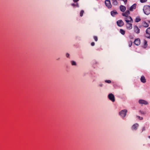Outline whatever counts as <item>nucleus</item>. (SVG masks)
Returning a JSON list of instances; mask_svg holds the SVG:
<instances>
[{
  "label": "nucleus",
  "instance_id": "1",
  "mask_svg": "<svg viewBox=\"0 0 150 150\" xmlns=\"http://www.w3.org/2000/svg\"><path fill=\"white\" fill-rule=\"evenodd\" d=\"M143 11L145 14L146 15L149 14L150 13V6H144Z\"/></svg>",
  "mask_w": 150,
  "mask_h": 150
},
{
  "label": "nucleus",
  "instance_id": "2",
  "mask_svg": "<svg viewBox=\"0 0 150 150\" xmlns=\"http://www.w3.org/2000/svg\"><path fill=\"white\" fill-rule=\"evenodd\" d=\"M127 110H121L119 112L120 115L123 117H124L125 116Z\"/></svg>",
  "mask_w": 150,
  "mask_h": 150
},
{
  "label": "nucleus",
  "instance_id": "3",
  "mask_svg": "<svg viewBox=\"0 0 150 150\" xmlns=\"http://www.w3.org/2000/svg\"><path fill=\"white\" fill-rule=\"evenodd\" d=\"M133 22H126V26L127 29L128 30L131 29L132 28V23Z\"/></svg>",
  "mask_w": 150,
  "mask_h": 150
},
{
  "label": "nucleus",
  "instance_id": "4",
  "mask_svg": "<svg viewBox=\"0 0 150 150\" xmlns=\"http://www.w3.org/2000/svg\"><path fill=\"white\" fill-rule=\"evenodd\" d=\"M108 97L110 100L112 102L115 101V97L113 94L112 93H110L108 94Z\"/></svg>",
  "mask_w": 150,
  "mask_h": 150
},
{
  "label": "nucleus",
  "instance_id": "5",
  "mask_svg": "<svg viewBox=\"0 0 150 150\" xmlns=\"http://www.w3.org/2000/svg\"><path fill=\"white\" fill-rule=\"evenodd\" d=\"M105 4L107 7L108 8H110L112 7L110 1V0H106L105 1Z\"/></svg>",
  "mask_w": 150,
  "mask_h": 150
},
{
  "label": "nucleus",
  "instance_id": "6",
  "mask_svg": "<svg viewBox=\"0 0 150 150\" xmlns=\"http://www.w3.org/2000/svg\"><path fill=\"white\" fill-rule=\"evenodd\" d=\"M146 37L150 39V27L148 28L146 31Z\"/></svg>",
  "mask_w": 150,
  "mask_h": 150
},
{
  "label": "nucleus",
  "instance_id": "7",
  "mask_svg": "<svg viewBox=\"0 0 150 150\" xmlns=\"http://www.w3.org/2000/svg\"><path fill=\"white\" fill-rule=\"evenodd\" d=\"M117 25L119 27H122L124 25V23L121 20H120L117 21Z\"/></svg>",
  "mask_w": 150,
  "mask_h": 150
},
{
  "label": "nucleus",
  "instance_id": "8",
  "mask_svg": "<svg viewBox=\"0 0 150 150\" xmlns=\"http://www.w3.org/2000/svg\"><path fill=\"white\" fill-rule=\"evenodd\" d=\"M125 20L126 22H133V20L132 19L130 16L126 17V18H125Z\"/></svg>",
  "mask_w": 150,
  "mask_h": 150
},
{
  "label": "nucleus",
  "instance_id": "9",
  "mask_svg": "<svg viewBox=\"0 0 150 150\" xmlns=\"http://www.w3.org/2000/svg\"><path fill=\"white\" fill-rule=\"evenodd\" d=\"M139 103L142 104H144L145 105H147L148 102L147 101L143 100H140L139 101Z\"/></svg>",
  "mask_w": 150,
  "mask_h": 150
},
{
  "label": "nucleus",
  "instance_id": "10",
  "mask_svg": "<svg viewBox=\"0 0 150 150\" xmlns=\"http://www.w3.org/2000/svg\"><path fill=\"white\" fill-rule=\"evenodd\" d=\"M134 43L137 45H139L140 44V40L139 39L137 38L136 39L134 42Z\"/></svg>",
  "mask_w": 150,
  "mask_h": 150
},
{
  "label": "nucleus",
  "instance_id": "11",
  "mask_svg": "<svg viewBox=\"0 0 150 150\" xmlns=\"http://www.w3.org/2000/svg\"><path fill=\"white\" fill-rule=\"evenodd\" d=\"M134 32L137 33H139L140 32V29L137 25L134 26Z\"/></svg>",
  "mask_w": 150,
  "mask_h": 150
},
{
  "label": "nucleus",
  "instance_id": "12",
  "mask_svg": "<svg viewBox=\"0 0 150 150\" xmlns=\"http://www.w3.org/2000/svg\"><path fill=\"white\" fill-rule=\"evenodd\" d=\"M130 14V12L129 10L125 12L122 13V15L125 17L129 16L128 15Z\"/></svg>",
  "mask_w": 150,
  "mask_h": 150
},
{
  "label": "nucleus",
  "instance_id": "13",
  "mask_svg": "<svg viewBox=\"0 0 150 150\" xmlns=\"http://www.w3.org/2000/svg\"><path fill=\"white\" fill-rule=\"evenodd\" d=\"M142 25L143 27L145 28L148 27L149 26V24L145 21L142 22Z\"/></svg>",
  "mask_w": 150,
  "mask_h": 150
},
{
  "label": "nucleus",
  "instance_id": "14",
  "mask_svg": "<svg viewBox=\"0 0 150 150\" xmlns=\"http://www.w3.org/2000/svg\"><path fill=\"white\" fill-rule=\"evenodd\" d=\"M137 6V4H135L132 5L130 8L129 10L131 11H133L134 9H135L136 8Z\"/></svg>",
  "mask_w": 150,
  "mask_h": 150
},
{
  "label": "nucleus",
  "instance_id": "15",
  "mask_svg": "<svg viewBox=\"0 0 150 150\" xmlns=\"http://www.w3.org/2000/svg\"><path fill=\"white\" fill-rule=\"evenodd\" d=\"M141 81L143 83H145L146 82V80L145 79L144 76H142L140 79Z\"/></svg>",
  "mask_w": 150,
  "mask_h": 150
},
{
  "label": "nucleus",
  "instance_id": "16",
  "mask_svg": "<svg viewBox=\"0 0 150 150\" xmlns=\"http://www.w3.org/2000/svg\"><path fill=\"white\" fill-rule=\"evenodd\" d=\"M120 10L122 12H124L126 10V7L122 5H121L120 6Z\"/></svg>",
  "mask_w": 150,
  "mask_h": 150
},
{
  "label": "nucleus",
  "instance_id": "17",
  "mask_svg": "<svg viewBox=\"0 0 150 150\" xmlns=\"http://www.w3.org/2000/svg\"><path fill=\"white\" fill-rule=\"evenodd\" d=\"M141 20V18L139 16H137L135 20L136 22L137 23L140 21Z\"/></svg>",
  "mask_w": 150,
  "mask_h": 150
},
{
  "label": "nucleus",
  "instance_id": "18",
  "mask_svg": "<svg viewBox=\"0 0 150 150\" xmlns=\"http://www.w3.org/2000/svg\"><path fill=\"white\" fill-rule=\"evenodd\" d=\"M138 126L139 125L138 124H135L132 126V129L134 130H136Z\"/></svg>",
  "mask_w": 150,
  "mask_h": 150
},
{
  "label": "nucleus",
  "instance_id": "19",
  "mask_svg": "<svg viewBox=\"0 0 150 150\" xmlns=\"http://www.w3.org/2000/svg\"><path fill=\"white\" fill-rule=\"evenodd\" d=\"M117 14V13L116 11H111V14L113 16Z\"/></svg>",
  "mask_w": 150,
  "mask_h": 150
},
{
  "label": "nucleus",
  "instance_id": "20",
  "mask_svg": "<svg viewBox=\"0 0 150 150\" xmlns=\"http://www.w3.org/2000/svg\"><path fill=\"white\" fill-rule=\"evenodd\" d=\"M144 45L143 46V47L145 48H146L147 46V41L146 40H144Z\"/></svg>",
  "mask_w": 150,
  "mask_h": 150
},
{
  "label": "nucleus",
  "instance_id": "21",
  "mask_svg": "<svg viewBox=\"0 0 150 150\" xmlns=\"http://www.w3.org/2000/svg\"><path fill=\"white\" fill-rule=\"evenodd\" d=\"M120 33L123 35H125V31L122 29H120Z\"/></svg>",
  "mask_w": 150,
  "mask_h": 150
},
{
  "label": "nucleus",
  "instance_id": "22",
  "mask_svg": "<svg viewBox=\"0 0 150 150\" xmlns=\"http://www.w3.org/2000/svg\"><path fill=\"white\" fill-rule=\"evenodd\" d=\"M71 5L73 6L78 7L79 6L78 3H76V4H71Z\"/></svg>",
  "mask_w": 150,
  "mask_h": 150
},
{
  "label": "nucleus",
  "instance_id": "23",
  "mask_svg": "<svg viewBox=\"0 0 150 150\" xmlns=\"http://www.w3.org/2000/svg\"><path fill=\"white\" fill-rule=\"evenodd\" d=\"M84 13V11L81 10V11L80 13V16H82L83 15V14Z\"/></svg>",
  "mask_w": 150,
  "mask_h": 150
},
{
  "label": "nucleus",
  "instance_id": "24",
  "mask_svg": "<svg viewBox=\"0 0 150 150\" xmlns=\"http://www.w3.org/2000/svg\"><path fill=\"white\" fill-rule=\"evenodd\" d=\"M71 63L72 65H76V62L74 61H71Z\"/></svg>",
  "mask_w": 150,
  "mask_h": 150
},
{
  "label": "nucleus",
  "instance_id": "25",
  "mask_svg": "<svg viewBox=\"0 0 150 150\" xmlns=\"http://www.w3.org/2000/svg\"><path fill=\"white\" fill-rule=\"evenodd\" d=\"M105 82L108 83H110L111 81L110 80H106L105 81Z\"/></svg>",
  "mask_w": 150,
  "mask_h": 150
},
{
  "label": "nucleus",
  "instance_id": "26",
  "mask_svg": "<svg viewBox=\"0 0 150 150\" xmlns=\"http://www.w3.org/2000/svg\"><path fill=\"white\" fill-rule=\"evenodd\" d=\"M94 38L95 41H97L98 40V38L96 36H94Z\"/></svg>",
  "mask_w": 150,
  "mask_h": 150
},
{
  "label": "nucleus",
  "instance_id": "27",
  "mask_svg": "<svg viewBox=\"0 0 150 150\" xmlns=\"http://www.w3.org/2000/svg\"><path fill=\"white\" fill-rule=\"evenodd\" d=\"M140 1L142 3H144L147 1V0H140Z\"/></svg>",
  "mask_w": 150,
  "mask_h": 150
},
{
  "label": "nucleus",
  "instance_id": "28",
  "mask_svg": "<svg viewBox=\"0 0 150 150\" xmlns=\"http://www.w3.org/2000/svg\"><path fill=\"white\" fill-rule=\"evenodd\" d=\"M140 113L141 114H144L146 113L145 112L143 111H140Z\"/></svg>",
  "mask_w": 150,
  "mask_h": 150
},
{
  "label": "nucleus",
  "instance_id": "29",
  "mask_svg": "<svg viewBox=\"0 0 150 150\" xmlns=\"http://www.w3.org/2000/svg\"><path fill=\"white\" fill-rule=\"evenodd\" d=\"M91 45L92 46H93L95 45V43L93 42H92L91 43Z\"/></svg>",
  "mask_w": 150,
  "mask_h": 150
},
{
  "label": "nucleus",
  "instance_id": "30",
  "mask_svg": "<svg viewBox=\"0 0 150 150\" xmlns=\"http://www.w3.org/2000/svg\"><path fill=\"white\" fill-rule=\"evenodd\" d=\"M137 117L139 118V119L140 120H142L143 119V117H140L139 116H137Z\"/></svg>",
  "mask_w": 150,
  "mask_h": 150
},
{
  "label": "nucleus",
  "instance_id": "31",
  "mask_svg": "<svg viewBox=\"0 0 150 150\" xmlns=\"http://www.w3.org/2000/svg\"><path fill=\"white\" fill-rule=\"evenodd\" d=\"M79 0H73V1L75 2H77Z\"/></svg>",
  "mask_w": 150,
  "mask_h": 150
},
{
  "label": "nucleus",
  "instance_id": "32",
  "mask_svg": "<svg viewBox=\"0 0 150 150\" xmlns=\"http://www.w3.org/2000/svg\"><path fill=\"white\" fill-rule=\"evenodd\" d=\"M69 54L68 53L67 54H66V56L67 57H69Z\"/></svg>",
  "mask_w": 150,
  "mask_h": 150
},
{
  "label": "nucleus",
  "instance_id": "33",
  "mask_svg": "<svg viewBox=\"0 0 150 150\" xmlns=\"http://www.w3.org/2000/svg\"><path fill=\"white\" fill-rule=\"evenodd\" d=\"M148 22H149V23H150V20H149V21H148Z\"/></svg>",
  "mask_w": 150,
  "mask_h": 150
},
{
  "label": "nucleus",
  "instance_id": "34",
  "mask_svg": "<svg viewBox=\"0 0 150 150\" xmlns=\"http://www.w3.org/2000/svg\"><path fill=\"white\" fill-rule=\"evenodd\" d=\"M149 137L150 138V136Z\"/></svg>",
  "mask_w": 150,
  "mask_h": 150
}]
</instances>
